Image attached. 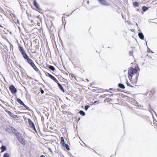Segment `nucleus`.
<instances>
[{
	"label": "nucleus",
	"mask_w": 157,
	"mask_h": 157,
	"mask_svg": "<svg viewBox=\"0 0 157 157\" xmlns=\"http://www.w3.org/2000/svg\"><path fill=\"white\" fill-rule=\"evenodd\" d=\"M57 85H58V86L59 87V89L61 90L62 91V92L63 93L65 92V90L63 87L62 86V85L60 84L59 82H58L57 83Z\"/></svg>",
	"instance_id": "obj_9"
},
{
	"label": "nucleus",
	"mask_w": 157,
	"mask_h": 157,
	"mask_svg": "<svg viewBox=\"0 0 157 157\" xmlns=\"http://www.w3.org/2000/svg\"><path fill=\"white\" fill-rule=\"evenodd\" d=\"M17 101L21 105H22L24 104L23 102L19 98H17Z\"/></svg>",
	"instance_id": "obj_15"
},
{
	"label": "nucleus",
	"mask_w": 157,
	"mask_h": 157,
	"mask_svg": "<svg viewBox=\"0 0 157 157\" xmlns=\"http://www.w3.org/2000/svg\"><path fill=\"white\" fill-rule=\"evenodd\" d=\"M113 88H110L109 90H113Z\"/></svg>",
	"instance_id": "obj_45"
},
{
	"label": "nucleus",
	"mask_w": 157,
	"mask_h": 157,
	"mask_svg": "<svg viewBox=\"0 0 157 157\" xmlns=\"http://www.w3.org/2000/svg\"><path fill=\"white\" fill-rule=\"evenodd\" d=\"M50 76L51 77L50 78L51 79H52L56 83H57L58 82H59L58 81L54 76L52 75V76Z\"/></svg>",
	"instance_id": "obj_10"
},
{
	"label": "nucleus",
	"mask_w": 157,
	"mask_h": 157,
	"mask_svg": "<svg viewBox=\"0 0 157 157\" xmlns=\"http://www.w3.org/2000/svg\"><path fill=\"white\" fill-rule=\"evenodd\" d=\"M33 5L35 6L38 10H40V6L37 3L36 0H34L33 2Z\"/></svg>",
	"instance_id": "obj_6"
},
{
	"label": "nucleus",
	"mask_w": 157,
	"mask_h": 157,
	"mask_svg": "<svg viewBox=\"0 0 157 157\" xmlns=\"http://www.w3.org/2000/svg\"><path fill=\"white\" fill-rule=\"evenodd\" d=\"M97 102V101H95L93 103L95 104Z\"/></svg>",
	"instance_id": "obj_41"
},
{
	"label": "nucleus",
	"mask_w": 157,
	"mask_h": 157,
	"mask_svg": "<svg viewBox=\"0 0 157 157\" xmlns=\"http://www.w3.org/2000/svg\"><path fill=\"white\" fill-rule=\"evenodd\" d=\"M151 51V50L150 49H149V51Z\"/></svg>",
	"instance_id": "obj_48"
},
{
	"label": "nucleus",
	"mask_w": 157,
	"mask_h": 157,
	"mask_svg": "<svg viewBox=\"0 0 157 157\" xmlns=\"http://www.w3.org/2000/svg\"><path fill=\"white\" fill-rule=\"evenodd\" d=\"M0 149L1 150V152H2L6 150V146L2 145L0 147Z\"/></svg>",
	"instance_id": "obj_13"
},
{
	"label": "nucleus",
	"mask_w": 157,
	"mask_h": 157,
	"mask_svg": "<svg viewBox=\"0 0 157 157\" xmlns=\"http://www.w3.org/2000/svg\"><path fill=\"white\" fill-rule=\"evenodd\" d=\"M9 88L12 94H15L17 93V89H16V88H15V87L13 85H12L10 86Z\"/></svg>",
	"instance_id": "obj_3"
},
{
	"label": "nucleus",
	"mask_w": 157,
	"mask_h": 157,
	"mask_svg": "<svg viewBox=\"0 0 157 157\" xmlns=\"http://www.w3.org/2000/svg\"><path fill=\"white\" fill-rule=\"evenodd\" d=\"M27 62L31 66L33 65L34 63H33V61L31 59H30L28 58L27 59H26Z\"/></svg>",
	"instance_id": "obj_8"
},
{
	"label": "nucleus",
	"mask_w": 157,
	"mask_h": 157,
	"mask_svg": "<svg viewBox=\"0 0 157 157\" xmlns=\"http://www.w3.org/2000/svg\"><path fill=\"white\" fill-rule=\"evenodd\" d=\"M139 9H137L136 10L137 11H139Z\"/></svg>",
	"instance_id": "obj_44"
},
{
	"label": "nucleus",
	"mask_w": 157,
	"mask_h": 157,
	"mask_svg": "<svg viewBox=\"0 0 157 157\" xmlns=\"http://www.w3.org/2000/svg\"><path fill=\"white\" fill-rule=\"evenodd\" d=\"M17 23H18L19 24H19V20H18V19H17Z\"/></svg>",
	"instance_id": "obj_38"
},
{
	"label": "nucleus",
	"mask_w": 157,
	"mask_h": 157,
	"mask_svg": "<svg viewBox=\"0 0 157 157\" xmlns=\"http://www.w3.org/2000/svg\"><path fill=\"white\" fill-rule=\"evenodd\" d=\"M134 74V73L132 70L130 68L128 71V75L129 76H130L132 78V77Z\"/></svg>",
	"instance_id": "obj_7"
},
{
	"label": "nucleus",
	"mask_w": 157,
	"mask_h": 157,
	"mask_svg": "<svg viewBox=\"0 0 157 157\" xmlns=\"http://www.w3.org/2000/svg\"><path fill=\"white\" fill-rule=\"evenodd\" d=\"M46 75L47 76H49V77H51L50 76L52 75H51L48 72H47L46 73Z\"/></svg>",
	"instance_id": "obj_33"
},
{
	"label": "nucleus",
	"mask_w": 157,
	"mask_h": 157,
	"mask_svg": "<svg viewBox=\"0 0 157 157\" xmlns=\"http://www.w3.org/2000/svg\"><path fill=\"white\" fill-rule=\"evenodd\" d=\"M131 68L132 70L134 73H136L137 72L138 70L137 68H134L133 67H131Z\"/></svg>",
	"instance_id": "obj_21"
},
{
	"label": "nucleus",
	"mask_w": 157,
	"mask_h": 157,
	"mask_svg": "<svg viewBox=\"0 0 157 157\" xmlns=\"http://www.w3.org/2000/svg\"><path fill=\"white\" fill-rule=\"evenodd\" d=\"M16 137L19 141L23 145H25V143L24 140L22 138L21 134L20 133H19L16 136Z\"/></svg>",
	"instance_id": "obj_1"
},
{
	"label": "nucleus",
	"mask_w": 157,
	"mask_h": 157,
	"mask_svg": "<svg viewBox=\"0 0 157 157\" xmlns=\"http://www.w3.org/2000/svg\"><path fill=\"white\" fill-rule=\"evenodd\" d=\"M79 113L82 116H84L85 115V113L84 111L82 110H80L79 112Z\"/></svg>",
	"instance_id": "obj_20"
},
{
	"label": "nucleus",
	"mask_w": 157,
	"mask_h": 157,
	"mask_svg": "<svg viewBox=\"0 0 157 157\" xmlns=\"http://www.w3.org/2000/svg\"><path fill=\"white\" fill-rule=\"evenodd\" d=\"M25 107V108L27 110H30V109L27 106H26L24 104L22 105Z\"/></svg>",
	"instance_id": "obj_28"
},
{
	"label": "nucleus",
	"mask_w": 157,
	"mask_h": 157,
	"mask_svg": "<svg viewBox=\"0 0 157 157\" xmlns=\"http://www.w3.org/2000/svg\"><path fill=\"white\" fill-rule=\"evenodd\" d=\"M6 112L8 113V114L10 116L12 117V115H13V113H12L11 112L8 111L6 110Z\"/></svg>",
	"instance_id": "obj_26"
},
{
	"label": "nucleus",
	"mask_w": 157,
	"mask_h": 157,
	"mask_svg": "<svg viewBox=\"0 0 157 157\" xmlns=\"http://www.w3.org/2000/svg\"><path fill=\"white\" fill-rule=\"evenodd\" d=\"M3 157H9V155L7 153H6L4 154Z\"/></svg>",
	"instance_id": "obj_30"
},
{
	"label": "nucleus",
	"mask_w": 157,
	"mask_h": 157,
	"mask_svg": "<svg viewBox=\"0 0 157 157\" xmlns=\"http://www.w3.org/2000/svg\"><path fill=\"white\" fill-rule=\"evenodd\" d=\"M151 51V50L150 49H149V51Z\"/></svg>",
	"instance_id": "obj_47"
},
{
	"label": "nucleus",
	"mask_w": 157,
	"mask_h": 157,
	"mask_svg": "<svg viewBox=\"0 0 157 157\" xmlns=\"http://www.w3.org/2000/svg\"><path fill=\"white\" fill-rule=\"evenodd\" d=\"M106 90V91H107V92H110V93H112V92H110V91H109L108 90Z\"/></svg>",
	"instance_id": "obj_39"
},
{
	"label": "nucleus",
	"mask_w": 157,
	"mask_h": 157,
	"mask_svg": "<svg viewBox=\"0 0 157 157\" xmlns=\"http://www.w3.org/2000/svg\"><path fill=\"white\" fill-rule=\"evenodd\" d=\"M148 9V7L145 6H143L142 7V10L144 12H145Z\"/></svg>",
	"instance_id": "obj_16"
},
{
	"label": "nucleus",
	"mask_w": 157,
	"mask_h": 157,
	"mask_svg": "<svg viewBox=\"0 0 157 157\" xmlns=\"http://www.w3.org/2000/svg\"><path fill=\"white\" fill-rule=\"evenodd\" d=\"M40 157H45V156L43 155H42L40 156Z\"/></svg>",
	"instance_id": "obj_40"
},
{
	"label": "nucleus",
	"mask_w": 157,
	"mask_h": 157,
	"mask_svg": "<svg viewBox=\"0 0 157 157\" xmlns=\"http://www.w3.org/2000/svg\"><path fill=\"white\" fill-rule=\"evenodd\" d=\"M66 106L67 105L65 104H64L61 106V107L63 109H64L66 107Z\"/></svg>",
	"instance_id": "obj_32"
},
{
	"label": "nucleus",
	"mask_w": 157,
	"mask_h": 157,
	"mask_svg": "<svg viewBox=\"0 0 157 157\" xmlns=\"http://www.w3.org/2000/svg\"><path fill=\"white\" fill-rule=\"evenodd\" d=\"M98 1L100 4L103 5L108 6L109 5V3L104 0H98Z\"/></svg>",
	"instance_id": "obj_4"
},
{
	"label": "nucleus",
	"mask_w": 157,
	"mask_h": 157,
	"mask_svg": "<svg viewBox=\"0 0 157 157\" xmlns=\"http://www.w3.org/2000/svg\"><path fill=\"white\" fill-rule=\"evenodd\" d=\"M31 66L33 67V68L36 71H38V69L37 68V67L35 65V64L34 63L33 65Z\"/></svg>",
	"instance_id": "obj_17"
},
{
	"label": "nucleus",
	"mask_w": 157,
	"mask_h": 157,
	"mask_svg": "<svg viewBox=\"0 0 157 157\" xmlns=\"http://www.w3.org/2000/svg\"><path fill=\"white\" fill-rule=\"evenodd\" d=\"M22 56H23L24 58L25 59H26L28 58V55H27V54H26V52L25 53H24L22 55Z\"/></svg>",
	"instance_id": "obj_22"
},
{
	"label": "nucleus",
	"mask_w": 157,
	"mask_h": 157,
	"mask_svg": "<svg viewBox=\"0 0 157 157\" xmlns=\"http://www.w3.org/2000/svg\"><path fill=\"white\" fill-rule=\"evenodd\" d=\"M28 122L29 126L32 128L36 132V128L35 127V124H34L33 122L31 121V120L28 118Z\"/></svg>",
	"instance_id": "obj_2"
},
{
	"label": "nucleus",
	"mask_w": 157,
	"mask_h": 157,
	"mask_svg": "<svg viewBox=\"0 0 157 157\" xmlns=\"http://www.w3.org/2000/svg\"><path fill=\"white\" fill-rule=\"evenodd\" d=\"M19 50L20 52H22L25 50L23 48L20 46H19L18 47Z\"/></svg>",
	"instance_id": "obj_23"
},
{
	"label": "nucleus",
	"mask_w": 157,
	"mask_h": 157,
	"mask_svg": "<svg viewBox=\"0 0 157 157\" xmlns=\"http://www.w3.org/2000/svg\"><path fill=\"white\" fill-rule=\"evenodd\" d=\"M40 92H41V93L42 94H43L44 93V90L42 89H40Z\"/></svg>",
	"instance_id": "obj_34"
},
{
	"label": "nucleus",
	"mask_w": 157,
	"mask_h": 157,
	"mask_svg": "<svg viewBox=\"0 0 157 157\" xmlns=\"http://www.w3.org/2000/svg\"><path fill=\"white\" fill-rule=\"evenodd\" d=\"M25 50H24V51H22V52H20L21 54L22 55H23L24 53H25Z\"/></svg>",
	"instance_id": "obj_36"
},
{
	"label": "nucleus",
	"mask_w": 157,
	"mask_h": 157,
	"mask_svg": "<svg viewBox=\"0 0 157 157\" xmlns=\"http://www.w3.org/2000/svg\"><path fill=\"white\" fill-rule=\"evenodd\" d=\"M61 141L62 144H64V143H65L64 138L63 137H61Z\"/></svg>",
	"instance_id": "obj_27"
},
{
	"label": "nucleus",
	"mask_w": 157,
	"mask_h": 157,
	"mask_svg": "<svg viewBox=\"0 0 157 157\" xmlns=\"http://www.w3.org/2000/svg\"><path fill=\"white\" fill-rule=\"evenodd\" d=\"M19 50L20 52H22L25 50L23 48L20 46H19L18 47Z\"/></svg>",
	"instance_id": "obj_24"
},
{
	"label": "nucleus",
	"mask_w": 157,
	"mask_h": 157,
	"mask_svg": "<svg viewBox=\"0 0 157 157\" xmlns=\"http://www.w3.org/2000/svg\"><path fill=\"white\" fill-rule=\"evenodd\" d=\"M12 117H13L14 118H16L17 117V116L16 115H15L13 114V115H12Z\"/></svg>",
	"instance_id": "obj_37"
},
{
	"label": "nucleus",
	"mask_w": 157,
	"mask_h": 157,
	"mask_svg": "<svg viewBox=\"0 0 157 157\" xmlns=\"http://www.w3.org/2000/svg\"><path fill=\"white\" fill-rule=\"evenodd\" d=\"M133 52L132 51H130L129 52V55L130 56H131V55H132V54H133Z\"/></svg>",
	"instance_id": "obj_35"
},
{
	"label": "nucleus",
	"mask_w": 157,
	"mask_h": 157,
	"mask_svg": "<svg viewBox=\"0 0 157 157\" xmlns=\"http://www.w3.org/2000/svg\"><path fill=\"white\" fill-rule=\"evenodd\" d=\"M88 3V4L89 3V2L88 1V2H87Z\"/></svg>",
	"instance_id": "obj_50"
},
{
	"label": "nucleus",
	"mask_w": 157,
	"mask_h": 157,
	"mask_svg": "<svg viewBox=\"0 0 157 157\" xmlns=\"http://www.w3.org/2000/svg\"><path fill=\"white\" fill-rule=\"evenodd\" d=\"M136 82L137 81V77H136Z\"/></svg>",
	"instance_id": "obj_43"
},
{
	"label": "nucleus",
	"mask_w": 157,
	"mask_h": 157,
	"mask_svg": "<svg viewBox=\"0 0 157 157\" xmlns=\"http://www.w3.org/2000/svg\"><path fill=\"white\" fill-rule=\"evenodd\" d=\"M48 149H49V151H51V152H52V150H51V149L50 148H48Z\"/></svg>",
	"instance_id": "obj_42"
},
{
	"label": "nucleus",
	"mask_w": 157,
	"mask_h": 157,
	"mask_svg": "<svg viewBox=\"0 0 157 157\" xmlns=\"http://www.w3.org/2000/svg\"><path fill=\"white\" fill-rule=\"evenodd\" d=\"M62 144L63 146L67 150H70L69 146L67 144L64 143V144Z\"/></svg>",
	"instance_id": "obj_11"
},
{
	"label": "nucleus",
	"mask_w": 157,
	"mask_h": 157,
	"mask_svg": "<svg viewBox=\"0 0 157 157\" xmlns=\"http://www.w3.org/2000/svg\"><path fill=\"white\" fill-rule=\"evenodd\" d=\"M141 13H142V14L143 13V12H142Z\"/></svg>",
	"instance_id": "obj_49"
},
{
	"label": "nucleus",
	"mask_w": 157,
	"mask_h": 157,
	"mask_svg": "<svg viewBox=\"0 0 157 157\" xmlns=\"http://www.w3.org/2000/svg\"><path fill=\"white\" fill-rule=\"evenodd\" d=\"M138 36L139 38L141 40L144 39V36L143 34L141 32H140L138 33Z\"/></svg>",
	"instance_id": "obj_12"
},
{
	"label": "nucleus",
	"mask_w": 157,
	"mask_h": 157,
	"mask_svg": "<svg viewBox=\"0 0 157 157\" xmlns=\"http://www.w3.org/2000/svg\"><path fill=\"white\" fill-rule=\"evenodd\" d=\"M10 129L12 132L16 136H17V135L19 133L14 127H10Z\"/></svg>",
	"instance_id": "obj_5"
},
{
	"label": "nucleus",
	"mask_w": 157,
	"mask_h": 157,
	"mask_svg": "<svg viewBox=\"0 0 157 157\" xmlns=\"http://www.w3.org/2000/svg\"><path fill=\"white\" fill-rule=\"evenodd\" d=\"M133 5L135 7H137L138 6L139 3L136 2H133Z\"/></svg>",
	"instance_id": "obj_25"
},
{
	"label": "nucleus",
	"mask_w": 157,
	"mask_h": 157,
	"mask_svg": "<svg viewBox=\"0 0 157 157\" xmlns=\"http://www.w3.org/2000/svg\"><path fill=\"white\" fill-rule=\"evenodd\" d=\"M31 66L33 67V68L36 71H38V69L37 68V67L35 65V64L34 63L33 65Z\"/></svg>",
	"instance_id": "obj_18"
},
{
	"label": "nucleus",
	"mask_w": 157,
	"mask_h": 157,
	"mask_svg": "<svg viewBox=\"0 0 157 157\" xmlns=\"http://www.w3.org/2000/svg\"><path fill=\"white\" fill-rule=\"evenodd\" d=\"M84 146L86 147H87V146L85 144H84Z\"/></svg>",
	"instance_id": "obj_46"
},
{
	"label": "nucleus",
	"mask_w": 157,
	"mask_h": 157,
	"mask_svg": "<svg viewBox=\"0 0 157 157\" xmlns=\"http://www.w3.org/2000/svg\"><path fill=\"white\" fill-rule=\"evenodd\" d=\"M90 107V106L89 105H86L85 106L84 109L85 110L87 111L88 109Z\"/></svg>",
	"instance_id": "obj_29"
},
{
	"label": "nucleus",
	"mask_w": 157,
	"mask_h": 157,
	"mask_svg": "<svg viewBox=\"0 0 157 157\" xmlns=\"http://www.w3.org/2000/svg\"><path fill=\"white\" fill-rule=\"evenodd\" d=\"M118 86L120 88L122 89H124L125 88V86L123 84L119 83L118 84Z\"/></svg>",
	"instance_id": "obj_14"
},
{
	"label": "nucleus",
	"mask_w": 157,
	"mask_h": 157,
	"mask_svg": "<svg viewBox=\"0 0 157 157\" xmlns=\"http://www.w3.org/2000/svg\"><path fill=\"white\" fill-rule=\"evenodd\" d=\"M126 83L128 86H129L131 87H133V86L131 85V84L128 82L127 81Z\"/></svg>",
	"instance_id": "obj_31"
},
{
	"label": "nucleus",
	"mask_w": 157,
	"mask_h": 157,
	"mask_svg": "<svg viewBox=\"0 0 157 157\" xmlns=\"http://www.w3.org/2000/svg\"><path fill=\"white\" fill-rule=\"evenodd\" d=\"M48 67L50 70H52L53 71H54L55 70V67L53 66L52 65H49Z\"/></svg>",
	"instance_id": "obj_19"
}]
</instances>
